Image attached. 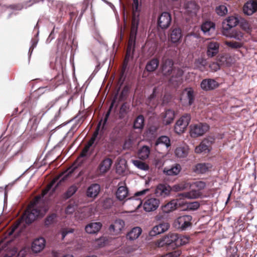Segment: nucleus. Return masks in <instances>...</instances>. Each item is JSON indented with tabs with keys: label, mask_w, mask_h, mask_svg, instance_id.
Here are the masks:
<instances>
[{
	"label": "nucleus",
	"mask_w": 257,
	"mask_h": 257,
	"mask_svg": "<svg viewBox=\"0 0 257 257\" xmlns=\"http://www.w3.org/2000/svg\"><path fill=\"white\" fill-rule=\"evenodd\" d=\"M189 199H193L199 198L201 196V193L199 191L195 190H192L189 192H187Z\"/></svg>",
	"instance_id": "de8ad7c7"
},
{
	"label": "nucleus",
	"mask_w": 257,
	"mask_h": 257,
	"mask_svg": "<svg viewBox=\"0 0 257 257\" xmlns=\"http://www.w3.org/2000/svg\"><path fill=\"white\" fill-rule=\"evenodd\" d=\"M181 254L180 250H175L174 251L167 253L164 255H162L159 257H179Z\"/></svg>",
	"instance_id": "603ef678"
},
{
	"label": "nucleus",
	"mask_w": 257,
	"mask_h": 257,
	"mask_svg": "<svg viewBox=\"0 0 257 257\" xmlns=\"http://www.w3.org/2000/svg\"><path fill=\"white\" fill-rule=\"evenodd\" d=\"M159 64V60L153 58L147 62L145 69L149 72H154L158 68Z\"/></svg>",
	"instance_id": "c9c22d12"
},
{
	"label": "nucleus",
	"mask_w": 257,
	"mask_h": 257,
	"mask_svg": "<svg viewBox=\"0 0 257 257\" xmlns=\"http://www.w3.org/2000/svg\"><path fill=\"white\" fill-rule=\"evenodd\" d=\"M45 246V240L40 237L34 240L32 244V249L34 252H38L41 251Z\"/></svg>",
	"instance_id": "412c9836"
},
{
	"label": "nucleus",
	"mask_w": 257,
	"mask_h": 257,
	"mask_svg": "<svg viewBox=\"0 0 257 257\" xmlns=\"http://www.w3.org/2000/svg\"><path fill=\"white\" fill-rule=\"evenodd\" d=\"M223 34L227 37L234 38L238 41H241L243 37V34L240 31L237 30H233L231 32L224 31Z\"/></svg>",
	"instance_id": "a878e982"
},
{
	"label": "nucleus",
	"mask_w": 257,
	"mask_h": 257,
	"mask_svg": "<svg viewBox=\"0 0 257 257\" xmlns=\"http://www.w3.org/2000/svg\"><path fill=\"white\" fill-rule=\"evenodd\" d=\"M171 17L168 12H164L159 16L158 20V26L162 29H166L170 25Z\"/></svg>",
	"instance_id": "9d476101"
},
{
	"label": "nucleus",
	"mask_w": 257,
	"mask_h": 257,
	"mask_svg": "<svg viewBox=\"0 0 257 257\" xmlns=\"http://www.w3.org/2000/svg\"><path fill=\"white\" fill-rule=\"evenodd\" d=\"M207 55L209 57H213L219 52V43L214 40H210L207 42Z\"/></svg>",
	"instance_id": "9b49d317"
},
{
	"label": "nucleus",
	"mask_w": 257,
	"mask_h": 257,
	"mask_svg": "<svg viewBox=\"0 0 257 257\" xmlns=\"http://www.w3.org/2000/svg\"><path fill=\"white\" fill-rule=\"evenodd\" d=\"M173 65V62L171 60H165L161 66V72L166 77L171 75L169 80V83L173 86H176L182 83L183 71L180 68L174 67Z\"/></svg>",
	"instance_id": "f03ea898"
},
{
	"label": "nucleus",
	"mask_w": 257,
	"mask_h": 257,
	"mask_svg": "<svg viewBox=\"0 0 257 257\" xmlns=\"http://www.w3.org/2000/svg\"><path fill=\"white\" fill-rule=\"evenodd\" d=\"M170 225L168 222H163L155 226L149 232L151 236H155L166 231L169 228Z\"/></svg>",
	"instance_id": "dca6fc26"
},
{
	"label": "nucleus",
	"mask_w": 257,
	"mask_h": 257,
	"mask_svg": "<svg viewBox=\"0 0 257 257\" xmlns=\"http://www.w3.org/2000/svg\"><path fill=\"white\" fill-rule=\"evenodd\" d=\"M142 232V228L140 227H135L127 233V238L130 240H134L137 239Z\"/></svg>",
	"instance_id": "7c9ffc66"
},
{
	"label": "nucleus",
	"mask_w": 257,
	"mask_h": 257,
	"mask_svg": "<svg viewBox=\"0 0 257 257\" xmlns=\"http://www.w3.org/2000/svg\"><path fill=\"white\" fill-rule=\"evenodd\" d=\"M74 230L71 228H63L60 231V233L62 235V239H64V238L69 234L73 233Z\"/></svg>",
	"instance_id": "a18cd8bd"
},
{
	"label": "nucleus",
	"mask_w": 257,
	"mask_h": 257,
	"mask_svg": "<svg viewBox=\"0 0 257 257\" xmlns=\"http://www.w3.org/2000/svg\"><path fill=\"white\" fill-rule=\"evenodd\" d=\"M154 165L156 168H160L163 165V162L162 160L155 159L153 162Z\"/></svg>",
	"instance_id": "4d7b16f0"
},
{
	"label": "nucleus",
	"mask_w": 257,
	"mask_h": 257,
	"mask_svg": "<svg viewBox=\"0 0 257 257\" xmlns=\"http://www.w3.org/2000/svg\"><path fill=\"white\" fill-rule=\"evenodd\" d=\"M191 120V116L185 114L181 117L176 122L174 130L176 133L180 135L183 133L188 126Z\"/></svg>",
	"instance_id": "20e7f679"
},
{
	"label": "nucleus",
	"mask_w": 257,
	"mask_h": 257,
	"mask_svg": "<svg viewBox=\"0 0 257 257\" xmlns=\"http://www.w3.org/2000/svg\"><path fill=\"white\" fill-rule=\"evenodd\" d=\"M194 185L196 188H198L199 190H201L205 187L206 184L203 181H197L194 183Z\"/></svg>",
	"instance_id": "864d4df0"
},
{
	"label": "nucleus",
	"mask_w": 257,
	"mask_h": 257,
	"mask_svg": "<svg viewBox=\"0 0 257 257\" xmlns=\"http://www.w3.org/2000/svg\"><path fill=\"white\" fill-rule=\"evenodd\" d=\"M125 223L122 219H118L109 227V231L112 235H118L121 233L124 228Z\"/></svg>",
	"instance_id": "1a4fd4ad"
},
{
	"label": "nucleus",
	"mask_w": 257,
	"mask_h": 257,
	"mask_svg": "<svg viewBox=\"0 0 257 257\" xmlns=\"http://www.w3.org/2000/svg\"><path fill=\"white\" fill-rule=\"evenodd\" d=\"M189 148L186 145L181 146L176 148L175 153L179 158H185L188 154Z\"/></svg>",
	"instance_id": "e433bc0d"
},
{
	"label": "nucleus",
	"mask_w": 257,
	"mask_h": 257,
	"mask_svg": "<svg viewBox=\"0 0 257 257\" xmlns=\"http://www.w3.org/2000/svg\"><path fill=\"white\" fill-rule=\"evenodd\" d=\"M181 170V167L179 164H176L170 168H165L163 172L168 176H175L178 175Z\"/></svg>",
	"instance_id": "bb28decb"
},
{
	"label": "nucleus",
	"mask_w": 257,
	"mask_h": 257,
	"mask_svg": "<svg viewBox=\"0 0 257 257\" xmlns=\"http://www.w3.org/2000/svg\"><path fill=\"white\" fill-rule=\"evenodd\" d=\"M201 30L205 35L209 36L215 31V25L211 22H206L201 26Z\"/></svg>",
	"instance_id": "393cba45"
},
{
	"label": "nucleus",
	"mask_w": 257,
	"mask_h": 257,
	"mask_svg": "<svg viewBox=\"0 0 257 257\" xmlns=\"http://www.w3.org/2000/svg\"><path fill=\"white\" fill-rule=\"evenodd\" d=\"M187 208L190 210H196L200 206V203L198 201L189 202L186 203Z\"/></svg>",
	"instance_id": "49530a36"
},
{
	"label": "nucleus",
	"mask_w": 257,
	"mask_h": 257,
	"mask_svg": "<svg viewBox=\"0 0 257 257\" xmlns=\"http://www.w3.org/2000/svg\"><path fill=\"white\" fill-rule=\"evenodd\" d=\"M127 91L128 90L126 87L123 88L120 95L119 101H121L123 99V97L126 95Z\"/></svg>",
	"instance_id": "bf43d9fd"
},
{
	"label": "nucleus",
	"mask_w": 257,
	"mask_h": 257,
	"mask_svg": "<svg viewBox=\"0 0 257 257\" xmlns=\"http://www.w3.org/2000/svg\"><path fill=\"white\" fill-rule=\"evenodd\" d=\"M190 128V136L193 138H196L204 135L208 131L209 126L206 123H198L191 125Z\"/></svg>",
	"instance_id": "39448f33"
},
{
	"label": "nucleus",
	"mask_w": 257,
	"mask_h": 257,
	"mask_svg": "<svg viewBox=\"0 0 257 257\" xmlns=\"http://www.w3.org/2000/svg\"><path fill=\"white\" fill-rule=\"evenodd\" d=\"M211 168L212 165L209 163H199L195 166L194 171L198 174H204L208 172Z\"/></svg>",
	"instance_id": "b1692460"
},
{
	"label": "nucleus",
	"mask_w": 257,
	"mask_h": 257,
	"mask_svg": "<svg viewBox=\"0 0 257 257\" xmlns=\"http://www.w3.org/2000/svg\"><path fill=\"white\" fill-rule=\"evenodd\" d=\"M138 23L136 22L135 20H133L132 24L131 31L129 38L128 43L135 44L136 35L138 31Z\"/></svg>",
	"instance_id": "2f4dec72"
},
{
	"label": "nucleus",
	"mask_w": 257,
	"mask_h": 257,
	"mask_svg": "<svg viewBox=\"0 0 257 257\" xmlns=\"http://www.w3.org/2000/svg\"><path fill=\"white\" fill-rule=\"evenodd\" d=\"M155 91H156V89H154V91H153V93H152V94L150 96V97H149V100H150V102H149V105H151L150 103H151V101H152V100L153 99H154V98L155 97Z\"/></svg>",
	"instance_id": "69168bd1"
},
{
	"label": "nucleus",
	"mask_w": 257,
	"mask_h": 257,
	"mask_svg": "<svg viewBox=\"0 0 257 257\" xmlns=\"http://www.w3.org/2000/svg\"><path fill=\"white\" fill-rule=\"evenodd\" d=\"M62 257H74L73 255L70 254H66L63 255Z\"/></svg>",
	"instance_id": "338daca9"
},
{
	"label": "nucleus",
	"mask_w": 257,
	"mask_h": 257,
	"mask_svg": "<svg viewBox=\"0 0 257 257\" xmlns=\"http://www.w3.org/2000/svg\"><path fill=\"white\" fill-rule=\"evenodd\" d=\"M163 123L168 125L172 123L175 117V112L171 109L167 110L162 114Z\"/></svg>",
	"instance_id": "cd10ccee"
},
{
	"label": "nucleus",
	"mask_w": 257,
	"mask_h": 257,
	"mask_svg": "<svg viewBox=\"0 0 257 257\" xmlns=\"http://www.w3.org/2000/svg\"><path fill=\"white\" fill-rule=\"evenodd\" d=\"M156 149L157 150L159 146H163L167 149L170 146V141L169 138L165 136L160 137L157 139L155 144Z\"/></svg>",
	"instance_id": "c756f323"
},
{
	"label": "nucleus",
	"mask_w": 257,
	"mask_h": 257,
	"mask_svg": "<svg viewBox=\"0 0 257 257\" xmlns=\"http://www.w3.org/2000/svg\"><path fill=\"white\" fill-rule=\"evenodd\" d=\"M150 150L149 147L144 146L139 151L138 157L142 160L147 159L150 155Z\"/></svg>",
	"instance_id": "4c0bfd02"
},
{
	"label": "nucleus",
	"mask_w": 257,
	"mask_h": 257,
	"mask_svg": "<svg viewBox=\"0 0 257 257\" xmlns=\"http://www.w3.org/2000/svg\"><path fill=\"white\" fill-rule=\"evenodd\" d=\"M133 8L134 12L138 11V10H139V1H138V0H133Z\"/></svg>",
	"instance_id": "052dcab7"
},
{
	"label": "nucleus",
	"mask_w": 257,
	"mask_h": 257,
	"mask_svg": "<svg viewBox=\"0 0 257 257\" xmlns=\"http://www.w3.org/2000/svg\"><path fill=\"white\" fill-rule=\"evenodd\" d=\"M106 202H108L109 203H111V201L110 199H106L104 203H106Z\"/></svg>",
	"instance_id": "774afa93"
},
{
	"label": "nucleus",
	"mask_w": 257,
	"mask_h": 257,
	"mask_svg": "<svg viewBox=\"0 0 257 257\" xmlns=\"http://www.w3.org/2000/svg\"><path fill=\"white\" fill-rule=\"evenodd\" d=\"M100 186L99 184L94 183L90 185L87 189L86 194L88 198L94 199L99 194Z\"/></svg>",
	"instance_id": "f3484780"
},
{
	"label": "nucleus",
	"mask_w": 257,
	"mask_h": 257,
	"mask_svg": "<svg viewBox=\"0 0 257 257\" xmlns=\"http://www.w3.org/2000/svg\"><path fill=\"white\" fill-rule=\"evenodd\" d=\"M133 201H136L138 202V204L137 205V208L140 207L141 205L142 204V202L141 201V198H137V199H132Z\"/></svg>",
	"instance_id": "0e129e2a"
},
{
	"label": "nucleus",
	"mask_w": 257,
	"mask_h": 257,
	"mask_svg": "<svg viewBox=\"0 0 257 257\" xmlns=\"http://www.w3.org/2000/svg\"><path fill=\"white\" fill-rule=\"evenodd\" d=\"M218 85V83L212 79H204L200 84L201 88L206 91L214 89Z\"/></svg>",
	"instance_id": "a211bd4d"
},
{
	"label": "nucleus",
	"mask_w": 257,
	"mask_h": 257,
	"mask_svg": "<svg viewBox=\"0 0 257 257\" xmlns=\"http://www.w3.org/2000/svg\"><path fill=\"white\" fill-rule=\"evenodd\" d=\"M149 191V189H144L143 190H141V191L136 192L135 193V196H136V197L143 196L145 194H146L147 192H148Z\"/></svg>",
	"instance_id": "13d9d810"
},
{
	"label": "nucleus",
	"mask_w": 257,
	"mask_h": 257,
	"mask_svg": "<svg viewBox=\"0 0 257 257\" xmlns=\"http://www.w3.org/2000/svg\"><path fill=\"white\" fill-rule=\"evenodd\" d=\"M78 187L76 185H72L70 186L64 194L65 199H68L73 195L77 191Z\"/></svg>",
	"instance_id": "a19ab883"
},
{
	"label": "nucleus",
	"mask_w": 257,
	"mask_h": 257,
	"mask_svg": "<svg viewBox=\"0 0 257 257\" xmlns=\"http://www.w3.org/2000/svg\"><path fill=\"white\" fill-rule=\"evenodd\" d=\"M76 206L73 204H69L66 209L65 213L67 214H72L75 210Z\"/></svg>",
	"instance_id": "8fccbe9b"
},
{
	"label": "nucleus",
	"mask_w": 257,
	"mask_h": 257,
	"mask_svg": "<svg viewBox=\"0 0 257 257\" xmlns=\"http://www.w3.org/2000/svg\"><path fill=\"white\" fill-rule=\"evenodd\" d=\"M182 38L181 29L179 27H172L170 30L169 39L174 44H177L181 42Z\"/></svg>",
	"instance_id": "ddd939ff"
},
{
	"label": "nucleus",
	"mask_w": 257,
	"mask_h": 257,
	"mask_svg": "<svg viewBox=\"0 0 257 257\" xmlns=\"http://www.w3.org/2000/svg\"><path fill=\"white\" fill-rule=\"evenodd\" d=\"M195 97L194 91L192 88H185L182 94L181 100L184 103L191 105L194 102Z\"/></svg>",
	"instance_id": "f8f14e48"
},
{
	"label": "nucleus",
	"mask_w": 257,
	"mask_h": 257,
	"mask_svg": "<svg viewBox=\"0 0 257 257\" xmlns=\"http://www.w3.org/2000/svg\"><path fill=\"white\" fill-rule=\"evenodd\" d=\"M105 242L103 238L96 239L94 242V245L97 247H101L104 245Z\"/></svg>",
	"instance_id": "5fc2aeb1"
},
{
	"label": "nucleus",
	"mask_w": 257,
	"mask_h": 257,
	"mask_svg": "<svg viewBox=\"0 0 257 257\" xmlns=\"http://www.w3.org/2000/svg\"><path fill=\"white\" fill-rule=\"evenodd\" d=\"M209 67L212 71H216L220 69V66L217 62H212L209 65Z\"/></svg>",
	"instance_id": "6e6d98bb"
},
{
	"label": "nucleus",
	"mask_w": 257,
	"mask_h": 257,
	"mask_svg": "<svg viewBox=\"0 0 257 257\" xmlns=\"http://www.w3.org/2000/svg\"><path fill=\"white\" fill-rule=\"evenodd\" d=\"M225 44L228 47L233 49L240 48L242 46L241 43L235 41H226Z\"/></svg>",
	"instance_id": "c03bdc74"
},
{
	"label": "nucleus",
	"mask_w": 257,
	"mask_h": 257,
	"mask_svg": "<svg viewBox=\"0 0 257 257\" xmlns=\"http://www.w3.org/2000/svg\"><path fill=\"white\" fill-rule=\"evenodd\" d=\"M186 13L191 16H195L199 10L198 6L194 2H188L184 4Z\"/></svg>",
	"instance_id": "aec40b11"
},
{
	"label": "nucleus",
	"mask_w": 257,
	"mask_h": 257,
	"mask_svg": "<svg viewBox=\"0 0 257 257\" xmlns=\"http://www.w3.org/2000/svg\"><path fill=\"white\" fill-rule=\"evenodd\" d=\"M178 197L180 199H188V195L187 192H184L182 193H180L178 195Z\"/></svg>",
	"instance_id": "e2e57ef3"
},
{
	"label": "nucleus",
	"mask_w": 257,
	"mask_h": 257,
	"mask_svg": "<svg viewBox=\"0 0 257 257\" xmlns=\"http://www.w3.org/2000/svg\"><path fill=\"white\" fill-rule=\"evenodd\" d=\"M31 43L32 45L29 49V52L31 53H32L34 48L36 46L38 43V40L36 39H33L32 40Z\"/></svg>",
	"instance_id": "680f3d73"
},
{
	"label": "nucleus",
	"mask_w": 257,
	"mask_h": 257,
	"mask_svg": "<svg viewBox=\"0 0 257 257\" xmlns=\"http://www.w3.org/2000/svg\"><path fill=\"white\" fill-rule=\"evenodd\" d=\"M134 164L138 168L142 170H148L149 168V166L147 164L139 160L134 161Z\"/></svg>",
	"instance_id": "37998d69"
},
{
	"label": "nucleus",
	"mask_w": 257,
	"mask_h": 257,
	"mask_svg": "<svg viewBox=\"0 0 257 257\" xmlns=\"http://www.w3.org/2000/svg\"><path fill=\"white\" fill-rule=\"evenodd\" d=\"M177 201L176 200H172L165 205L162 206V210L166 213H170L177 208Z\"/></svg>",
	"instance_id": "473e14b6"
},
{
	"label": "nucleus",
	"mask_w": 257,
	"mask_h": 257,
	"mask_svg": "<svg viewBox=\"0 0 257 257\" xmlns=\"http://www.w3.org/2000/svg\"><path fill=\"white\" fill-rule=\"evenodd\" d=\"M189 237L187 236H179L175 233H169L158 240L156 245L158 247L165 245H171L173 247H178L187 244L189 242Z\"/></svg>",
	"instance_id": "7ed1b4c3"
},
{
	"label": "nucleus",
	"mask_w": 257,
	"mask_h": 257,
	"mask_svg": "<svg viewBox=\"0 0 257 257\" xmlns=\"http://www.w3.org/2000/svg\"><path fill=\"white\" fill-rule=\"evenodd\" d=\"M192 218L191 216L188 215L180 216L175 221V226L182 230H185L191 226Z\"/></svg>",
	"instance_id": "6e6552de"
},
{
	"label": "nucleus",
	"mask_w": 257,
	"mask_h": 257,
	"mask_svg": "<svg viewBox=\"0 0 257 257\" xmlns=\"http://www.w3.org/2000/svg\"><path fill=\"white\" fill-rule=\"evenodd\" d=\"M102 227L100 222H92L87 224L85 228L87 233L89 234H95L97 233Z\"/></svg>",
	"instance_id": "5701e85b"
},
{
	"label": "nucleus",
	"mask_w": 257,
	"mask_h": 257,
	"mask_svg": "<svg viewBox=\"0 0 257 257\" xmlns=\"http://www.w3.org/2000/svg\"><path fill=\"white\" fill-rule=\"evenodd\" d=\"M144 126V117L142 115H139L134 121V128L141 130Z\"/></svg>",
	"instance_id": "58836bf2"
},
{
	"label": "nucleus",
	"mask_w": 257,
	"mask_h": 257,
	"mask_svg": "<svg viewBox=\"0 0 257 257\" xmlns=\"http://www.w3.org/2000/svg\"><path fill=\"white\" fill-rule=\"evenodd\" d=\"M160 203V200L155 197H147L143 204V208L146 212H152L156 210Z\"/></svg>",
	"instance_id": "423d86ee"
},
{
	"label": "nucleus",
	"mask_w": 257,
	"mask_h": 257,
	"mask_svg": "<svg viewBox=\"0 0 257 257\" xmlns=\"http://www.w3.org/2000/svg\"><path fill=\"white\" fill-rule=\"evenodd\" d=\"M212 142V141H210L208 139H204L199 146L195 148V153L200 154L203 152H208L210 151V147Z\"/></svg>",
	"instance_id": "6ab92c4d"
},
{
	"label": "nucleus",
	"mask_w": 257,
	"mask_h": 257,
	"mask_svg": "<svg viewBox=\"0 0 257 257\" xmlns=\"http://www.w3.org/2000/svg\"><path fill=\"white\" fill-rule=\"evenodd\" d=\"M227 25L230 28L235 27L238 23V19L234 16H230L228 17L226 19Z\"/></svg>",
	"instance_id": "79ce46f5"
},
{
	"label": "nucleus",
	"mask_w": 257,
	"mask_h": 257,
	"mask_svg": "<svg viewBox=\"0 0 257 257\" xmlns=\"http://www.w3.org/2000/svg\"><path fill=\"white\" fill-rule=\"evenodd\" d=\"M206 65V60L202 58H198L195 62V67L201 71H204Z\"/></svg>",
	"instance_id": "ea45409f"
},
{
	"label": "nucleus",
	"mask_w": 257,
	"mask_h": 257,
	"mask_svg": "<svg viewBox=\"0 0 257 257\" xmlns=\"http://www.w3.org/2000/svg\"><path fill=\"white\" fill-rule=\"evenodd\" d=\"M257 11V1L250 0L247 1L243 6V12L247 16H251Z\"/></svg>",
	"instance_id": "4468645a"
},
{
	"label": "nucleus",
	"mask_w": 257,
	"mask_h": 257,
	"mask_svg": "<svg viewBox=\"0 0 257 257\" xmlns=\"http://www.w3.org/2000/svg\"><path fill=\"white\" fill-rule=\"evenodd\" d=\"M112 161L110 159H105L100 163L98 166L99 172L102 174L105 173L109 170Z\"/></svg>",
	"instance_id": "c85d7f7f"
},
{
	"label": "nucleus",
	"mask_w": 257,
	"mask_h": 257,
	"mask_svg": "<svg viewBox=\"0 0 257 257\" xmlns=\"http://www.w3.org/2000/svg\"><path fill=\"white\" fill-rule=\"evenodd\" d=\"M135 44H133L130 43H128L127 48L126 50V53L125 57V59L124 61V66L126 67L127 66V63L130 59H132L133 57L134 51L135 50Z\"/></svg>",
	"instance_id": "72a5a7b5"
},
{
	"label": "nucleus",
	"mask_w": 257,
	"mask_h": 257,
	"mask_svg": "<svg viewBox=\"0 0 257 257\" xmlns=\"http://www.w3.org/2000/svg\"><path fill=\"white\" fill-rule=\"evenodd\" d=\"M172 190V187L169 185L159 184L156 186L154 193L157 197L166 198L170 195Z\"/></svg>",
	"instance_id": "0eeeda50"
},
{
	"label": "nucleus",
	"mask_w": 257,
	"mask_h": 257,
	"mask_svg": "<svg viewBox=\"0 0 257 257\" xmlns=\"http://www.w3.org/2000/svg\"><path fill=\"white\" fill-rule=\"evenodd\" d=\"M126 162L125 159L118 158L116 164V171L119 174H122L124 173L126 169Z\"/></svg>",
	"instance_id": "f704fd0d"
},
{
	"label": "nucleus",
	"mask_w": 257,
	"mask_h": 257,
	"mask_svg": "<svg viewBox=\"0 0 257 257\" xmlns=\"http://www.w3.org/2000/svg\"><path fill=\"white\" fill-rule=\"evenodd\" d=\"M216 12L218 15L222 16L227 13V9L226 6L221 5L216 8Z\"/></svg>",
	"instance_id": "09e8293b"
},
{
	"label": "nucleus",
	"mask_w": 257,
	"mask_h": 257,
	"mask_svg": "<svg viewBox=\"0 0 257 257\" xmlns=\"http://www.w3.org/2000/svg\"><path fill=\"white\" fill-rule=\"evenodd\" d=\"M191 186L190 182L187 180H183L173 185L172 189L174 192H179L187 190Z\"/></svg>",
	"instance_id": "4be33fe9"
},
{
	"label": "nucleus",
	"mask_w": 257,
	"mask_h": 257,
	"mask_svg": "<svg viewBox=\"0 0 257 257\" xmlns=\"http://www.w3.org/2000/svg\"><path fill=\"white\" fill-rule=\"evenodd\" d=\"M117 98V94H116L112 100L111 103L109 107V109L105 114L104 119H101L99 122L96 131L94 133L91 139L88 142L87 144L85 146L83 149L80 156L78 158L76 161L62 175L60 176L57 178H55L51 183H50L47 188L44 190L42 193V196H37L35 197V200L29 205L28 208L25 211V213L19 219L17 222L16 226L13 228L12 232L14 231L15 229L18 227L22 223L25 222L26 224H31L34 221L37 217H42L46 213L48 210V207L44 203H40V201L42 197H44L50 190L51 188L54 185L56 182L59 181V183L65 181L67 178L77 168L78 166L83 162L81 160L83 158H87L90 156L91 153L89 151L90 147L94 144L98 135L101 125V131L105 129V125L107 123L108 118L110 114L111 111L114 105H115L116 100Z\"/></svg>",
	"instance_id": "f257e3e1"
},
{
	"label": "nucleus",
	"mask_w": 257,
	"mask_h": 257,
	"mask_svg": "<svg viewBox=\"0 0 257 257\" xmlns=\"http://www.w3.org/2000/svg\"><path fill=\"white\" fill-rule=\"evenodd\" d=\"M56 217V215L55 214H52L49 216L47 217L45 220V225H49L54 222L55 218Z\"/></svg>",
	"instance_id": "3c124183"
},
{
	"label": "nucleus",
	"mask_w": 257,
	"mask_h": 257,
	"mask_svg": "<svg viewBox=\"0 0 257 257\" xmlns=\"http://www.w3.org/2000/svg\"><path fill=\"white\" fill-rule=\"evenodd\" d=\"M128 191L124 182L118 184V188L116 192V198L119 200H124L128 195Z\"/></svg>",
	"instance_id": "2eb2a0df"
}]
</instances>
